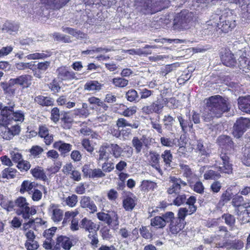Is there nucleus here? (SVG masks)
Wrapping results in <instances>:
<instances>
[{
	"label": "nucleus",
	"mask_w": 250,
	"mask_h": 250,
	"mask_svg": "<svg viewBox=\"0 0 250 250\" xmlns=\"http://www.w3.org/2000/svg\"><path fill=\"white\" fill-rule=\"evenodd\" d=\"M169 182V187L167 188V192L172 197H175L180 193L182 187L187 185L185 181L175 176H170Z\"/></svg>",
	"instance_id": "9d476101"
},
{
	"label": "nucleus",
	"mask_w": 250,
	"mask_h": 250,
	"mask_svg": "<svg viewBox=\"0 0 250 250\" xmlns=\"http://www.w3.org/2000/svg\"><path fill=\"white\" fill-rule=\"evenodd\" d=\"M53 147L58 150L61 155L63 157L67 156L72 148V146L71 144L61 140L55 142L53 145Z\"/></svg>",
	"instance_id": "a211bd4d"
},
{
	"label": "nucleus",
	"mask_w": 250,
	"mask_h": 250,
	"mask_svg": "<svg viewBox=\"0 0 250 250\" xmlns=\"http://www.w3.org/2000/svg\"><path fill=\"white\" fill-rule=\"evenodd\" d=\"M112 82L115 87H124L128 83L127 80L120 77L113 78Z\"/></svg>",
	"instance_id": "3c124183"
},
{
	"label": "nucleus",
	"mask_w": 250,
	"mask_h": 250,
	"mask_svg": "<svg viewBox=\"0 0 250 250\" xmlns=\"http://www.w3.org/2000/svg\"><path fill=\"white\" fill-rule=\"evenodd\" d=\"M63 202H65V204L68 206L74 207L78 202V196L75 194H72L63 199Z\"/></svg>",
	"instance_id": "13d9d810"
},
{
	"label": "nucleus",
	"mask_w": 250,
	"mask_h": 250,
	"mask_svg": "<svg viewBox=\"0 0 250 250\" xmlns=\"http://www.w3.org/2000/svg\"><path fill=\"white\" fill-rule=\"evenodd\" d=\"M41 3L39 4V7L36 6L28 12L33 15L36 13L37 15H41L44 10V7L46 9L51 8L53 9H60L67 3L70 0H40Z\"/></svg>",
	"instance_id": "423d86ee"
},
{
	"label": "nucleus",
	"mask_w": 250,
	"mask_h": 250,
	"mask_svg": "<svg viewBox=\"0 0 250 250\" xmlns=\"http://www.w3.org/2000/svg\"><path fill=\"white\" fill-rule=\"evenodd\" d=\"M52 53L50 50L42 51L41 53H34L26 56L25 57L29 60L36 59H45L50 57Z\"/></svg>",
	"instance_id": "4c0bfd02"
},
{
	"label": "nucleus",
	"mask_w": 250,
	"mask_h": 250,
	"mask_svg": "<svg viewBox=\"0 0 250 250\" xmlns=\"http://www.w3.org/2000/svg\"><path fill=\"white\" fill-rule=\"evenodd\" d=\"M102 237L104 240L111 241L113 236L110 230L107 227H104L101 230Z\"/></svg>",
	"instance_id": "338daca9"
},
{
	"label": "nucleus",
	"mask_w": 250,
	"mask_h": 250,
	"mask_svg": "<svg viewBox=\"0 0 250 250\" xmlns=\"http://www.w3.org/2000/svg\"><path fill=\"white\" fill-rule=\"evenodd\" d=\"M110 222L108 225H110L112 229L116 230L119 225V221L118 214L116 212L112 211V215L110 219Z\"/></svg>",
	"instance_id": "0e129e2a"
},
{
	"label": "nucleus",
	"mask_w": 250,
	"mask_h": 250,
	"mask_svg": "<svg viewBox=\"0 0 250 250\" xmlns=\"http://www.w3.org/2000/svg\"><path fill=\"white\" fill-rule=\"evenodd\" d=\"M189 184L190 187L193 189V190L199 193L202 194L204 191V186L203 183L201 181H197L194 183L192 180L188 182Z\"/></svg>",
	"instance_id": "49530a36"
},
{
	"label": "nucleus",
	"mask_w": 250,
	"mask_h": 250,
	"mask_svg": "<svg viewBox=\"0 0 250 250\" xmlns=\"http://www.w3.org/2000/svg\"><path fill=\"white\" fill-rule=\"evenodd\" d=\"M32 77L30 75H22L16 78L11 79L10 83L12 84H19L22 88H27L31 84Z\"/></svg>",
	"instance_id": "dca6fc26"
},
{
	"label": "nucleus",
	"mask_w": 250,
	"mask_h": 250,
	"mask_svg": "<svg viewBox=\"0 0 250 250\" xmlns=\"http://www.w3.org/2000/svg\"><path fill=\"white\" fill-rule=\"evenodd\" d=\"M112 215V212L106 213L104 212H100L97 213V216L99 220L109 224L110 222V218Z\"/></svg>",
	"instance_id": "864d4df0"
},
{
	"label": "nucleus",
	"mask_w": 250,
	"mask_h": 250,
	"mask_svg": "<svg viewBox=\"0 0 250 250\" xmlns=\"http://www.w3.org/2000/svg\"><path fill=\"white\" fill-rule=\"evenodd\" d=\"M7 106H4L1 110V115H0V125L3 127L11 125L12 120L8 110L7 109Z\"/></svg>",
	"instance_id": "bb28decb"
},
{
	"label": "nucleus",
	"mask_w": 250,
	"mask_h": 250,
	"mask_svg": "<svg viewBox=\"0 0 250 250\" xmlns=\"http://www.w3.org/2000/svg\"><path fill=\"white\" fill-rule=\"evenodd\" d=\"M15 104L14 103L10 104L7 106V109L11 117L12 121L22 122L24 120V113L21 110L14 111V107Z\"/></svg>",
	"instance_id": "b1692460"
},
{
	"label": "nucleus",
	"mask_w": 250,
	"mask_h": 250,
	"mask_svg": "<svg viewBox=\"0 0 250 250\" xmlns=\"http://www.w3.org/2000/svg\"><path fill=\"white\" fill-rule=\"evenodd\" d=\"M230 236L226 227L220 226L216 231V234L213 237L205 239V242L210 244L214 242L217 248H223L228 246L227 238Z\"/></svg>",
	"instance_id": "39448f33"
},
{
	"label": "nucleus",
	"mask_w": 250,
	"mask_h": 250,
	"mask_svg": "<svg viewBox=\"0 0 250 250\" xmlns=\"http://www.w3.org/2000/svg\"><path fill=\"white\" fill-rule=\"evenodd\" d=\"M220 158L223 161V164H218L216 162L214 165L218 171L222 173L231 174L232 172V165L229 163V157L226 153L221 152Z\"/></svg>",
	"instance_id": "f8f14e48"
},
{
	"label": "nucleus",
	"mask_w": 250,
	"mask_h": 250,
	"mask_svg": "<svg viewBox=\"0 0 250 250\" xmlns=\"http://www.w3.org/2000/svg\"><path fill=\"white\" fill-rule=\"evenodd\" d=\"M97 232L94 231L90 233L87 236L88 239L90 241V244L93 248L98 247V244L99 242Z\"/></svg>",
	"instance_id": "052dcab7"
},
{
	"label": "nucleus",
	"mask_w": 250,
	"mask_h": 250,
	"mask_svg": "<svg viewBox=\"0 0 250 250\" xmlns=\"http://www.w3.org/2000/svg\"><path fill=\"white\" fill-rule=\"evenodd\" d=\"M20 126L17 124L4 126L1 129V136L5 140H10L20 132Z\"/></svg>",
	"instance_id": "4468645a"
},
{
	"label": "nucleus",
	"mask_w": 250,
	"mask_h": 250,
	"mask_svg": "<svg viewBox=\"0 0 250 250\" xmlns=\"http://www.w3.org/2000/svg\"><path fill=\"white\" fill-rule=\"evenodd\" d=\"M207 25L216 27L217 31L223 33H228L234 29L236 25L235 16L231 12H225L221 16L213 15L211 19L207 22Z\"/></svg>",
	"instance_id": "7ed1b4c3"
},
{
	"label": "nucleus",
	"mask_w": 250,
	"mask_h": 250,
	"mask_svg": "<svg viewBox=\"0 0 250 250\" xmlns=\"http://www.w3.org/2000/svg\"><path fill=\"white\" fill-rule=\"evenodd\" d=\"M79 226L81 229H84L85 231H87L89 233L97 231L99 229V226L96 223L86 217L81 221Z\"/></svg>",
	"instance_id": "412c9836"
},
{
	"label": "nucleus",
	"mask_w": 250,
	"mask_h": 250,
	"mask_svg": "<svg viewBox=\"0 0 250 250\" xmlns=\"http://www.w3.org/2000/svg\"><path fill=\"white\" fill-rule=\"evenodd\" d=\"M169 0H142L137 8L144 14H153L168 7Z\"/></svg>",
	"instance_id": "20e7f679"
},
{
	"label": "nucleus",
	"mask_w": 250,
	"mask_h": 250,
	"mask_svg": "<svg viewBox=\"0 0 250 250\" xmlns=\"http://www.w3.org/2000/svg\"><path fill=\"white\" fill-rule=\"evenodd\" d=\"M206 101V105L201 115L205 122H210L215 118L221 117L230 109L227 100L219 95L211 96Z\"/></svg>",
	"instance_id": "f257e3e1"
},
{
	"label": "nucleus",
	"mask_w": 250,
	"mask_h": 250,
	"mask_svg": "<svg viewBox=\"0 0 250 250\" xmlns=\"http://www.w3.org/2000/svg\"><path fill=\"white\" fill-rule=\"evenodd\" d=\"M179 166L183 176L187 178L188 182L192 180L194 178H196V175L192 171L189 166L185 164L184 161H180Z\"/></svg>",
	"instance_id": "5701e85b"
},
{
	"label": "nucleus",
	"mask_w": 250,
	"mask_h": 250,
	"mask_svg": "<svg viewBox=\"0 0 250 250\" xmlns=\"http://www.w3.org/2000/svg\"><path fill=\"white\" fill-rule=\"evenodd\" d=\"M98 153L99 154L97 159L98 161H108L111 155L108 143H105L101 145L99 148Z\"/></svg>",
	"instance_id": "4be33fe9"
},
{
	"label": "nucleus",
	"mask_w": 250,
	"mask_h": 250,
	"mask_svg": "<svg viewBox=\"0 0 250 250\" xmlns=\"http://www.w3.org/2000/svg\"><path fill=\"white\" fill-rule=\"evenodd\" d=\"M222 218L228 226L231 228L234 227L235 223V218L233 215L229 213H225L222 216Z\"/></svg>",
	"instance_id": "8fccbe9b"
},
{
	"label": "nucleus",
	"mask_w": 250,
	"mask_h": 250,
	"mask_svg": "<svg viewBox=\"0 0 250 250\" xmlns=\"http://www.w3.org/2000/svg\"><path fill=\"white\" fill-rule=\"evenodd\" d=\"M238 104L239 108L242 111L250 114V96L239 97Z\"/></svg>",
	"instance_id": "c756f323"
},
{
	"label": "nucleus",
	"mask_w": 250,
	"mask_h": 250,
	"mask_svg": "<svg viewBox=\"0 0 250 250\" xmlns=\"http://www.w3.org/2000/svg\"><path fill=\"white\" fill-rule=\"evenodd\" d=\"M167 103V98H158L150 105L143 106L142 108V112L145 115H149L153 113L160 114L164 106Z\"/></svg>",
	"instance_id": "6e6552de"
},
{
	"label": "nucleus",
	"mask_w": 250,
	"mask_h": 250,
	"mask_svg": "<svg viewBox=\"0 0 250 250\" xmlns=\"http://www.w3.org/2000/svg\"><path fill=\"white\" fill-rule=\"evenodd\" d=\"M36 103L43 106H48L53 105L54 100L49 97L39 95L34 99Z\"/></svg>",
	"instance_id": "c9c22d12"
},
{
	"label": "nucleus",
	"mask_w": 250,
	"mask_h": 250,
	"mask_svg": "<svg viewBox=\"0 0 250 250\" xmlns=\"http://www.w3.org/2000/svg\"><path fill=\"white\" fill-rule=\"evenodd\" d=\"M250 126V120L248 118L241 117L236 121L233 126V134L237 138H240Z\"/></svg>",
	"instance_id": "9b49d317"
},
{
	"label": "nucleus",
	"mask_w": 250,
	"mask_h": 250,
	"mask_svg": "<svg viewBox=\"0 0 250 250\" xmlns=\"http://www.w3.org/2000/svg\"><path fill=\"white\" fill-rule=\"evenodd\" d=\"M183 228V223L180 221V219H176L170 223L169 229L172 234H176L180 232Z\"/></svg>",
	"instance_id": "a19ab883"
},
{
	"label": "nucleus",
	"mask_w": 250,
	"mask_h": 250,
	"mask_svg": "<svg viewBox=\"0 0 250 250\" xmlns=\"http://www.w3.org/2000/svg\"><path fill=\"white\" fill-rule=\"evenodd\" d=\"M209 166H205L201 167L199 169V172L201 174L204 173V178L205 180H214L219 179L221 177L220 173L212 169H208Z\"/></svg>",
	"instance_id": "6ab92c4d"
},
{
	"label": "nucleus",
	"mask_w": 250,
	"mask_h": 250,
	"mask_svg": "<svg viewBox=\"0 0 250 250\" xmlns=\"http://www.w3.org/2000/svg\"><path fill=\"white\" fill-rule=\"evenodd\" d=\"M192 20L191 13L186 10L182 11L175 16L173 21V28L179 30L188 29Z\"/></svg>",
	"instance_id": "0eeeda50"
},
{
	"label": "nucleus",
	"mask_w": 250,
	"mask_h": 250,
	"mask_svg": "<svg viewBox=\"0 0 250 250\" xmlns=\"http://www.w3.org/2000/svg\"><path fill=\"white\" fill-rule=\"evenodd\" d=\"M141 186L142 188L146 190H154L157 187L156 183L149 180H143Z\"/></svg>",
	"instance_id": "e2e57ef3"
},
{
	"label": "nucleus",
	"mask_w": 250,
	"mask_h": 250,
	"mask_svg": "<svg viewBox=\"0 0 250 250\" xmlns=\"http://www.w3.org/2000/svg\"><path fill=\"white\" fill-rule=\"evenodd\" d=\"M194 151L197 154L198 161L200 162H206L211 153L210 146L202 140L197 141Z\"/></svg>",
	"instance_id": "1a4fd4ad"
},
{
	"label": "nucleus",
	"mask_w": 250,
	"mask_h": 250,
	"mask_svg": "<svg viewBox=\"0 0 250 250\" xmlns=\"http://www.w3.org/2000/svg\"><path fill=\"white\" fill-rule=\"evenodd\" d=\"M150 225L156 229L163 228L166 226L165 221L161 216H157L151 219Z\"/></svg>",
	"instance_id": "de8ad7c7"
},
{
	"label": "nucleus",
	"mask_w": 250,
	"mask_h": 250,
	"mask_svg": "<svg viewBox=\"0 0 250 250\" xmlns=\"http://www.w3.org/2000/svg\"><path fill=\"white\" fill-rule=\"evenodd\" d=\"M186 197L185 194H178L174 197L175 198L173 200V204L177 206H180L184 204L186 202Z\"/></svg>",
	"instance_id": "4d7b16f0"
},
{
	"label": "nucleus",
	"mask_w": 250,
	"mask_h": 250,
	"mask_svg": "<svg viewBox=\"0 0 250 250\" xmlns=\"http://www.w3.org/2000/svg\"><path fill=\"white\" fill-rule=\"evenodd\" d=\"M4 27L7 32L10 34L17 32L19 28V24L15 22H6L5 23Z\"/></svg>",
	"instance_id": "5fc2aeb1"
},
{
	"label": "nucleus",
	"mask_w": 250,
	"mask_h": 250,
	"mask_svg": "<svg viewBox=\"0 0 250 250\" xmlns=\"http://www.w3.org/2000/svg\"><path fill=\"white\" fill-rule=\"evenodd\" d=\"M221 59L223 64L227 66L232 67L236 64L234 55L230 52H227L222 55Z\"/></svg>",
	"instance_id": "473e14b6"
},
{
	"label": "nucleus",
	"mask_w": 250,
	"mask_h": 250,
	"mask_svg": "<svg viewBox=\"0 0 250 250\" xmlns=\"http://www.w3.org/2000/svg\"><path fill=\"white\" fill-rule=\"evenodd\" d=\"M235 213L242 223L245 224L250 222V206L247 207V208H244L240 210V211H236Z\"/></svg>",
	"instance_id": "f704fd0d"
},
{
	"label": "nucleus",
	"mask_w": 250,
	"mask_h": 250,
	"mask_svg": "<svg viewBox=\"0 0 250 250\" xmlns=\"http://www.w3.org/2000/svg\"><path fill=\"white\" fill-rule=\"evenodd\" d=\"M57 241L61 247L65 250H69L72 246L71 241L66 236H60L57 238Z\"/></svg>",
	"instance_id": "ea45409f"
},
{
	"label": "nucleus",
	"mask_w": 250,
	"mask_h": 250,
	"mask_svg": "<svg viewBox=\"0 0 250 250\" xmlns=\"http://www.w3.org/2000/svg\"><path fill=\"white\" fill-rule=\"evenodd\" d=\"M231 205L235 208V212L240 211V210L247 208V207L250 206L249 203L245 202L242 196L238 194H236L232 197Z\"/></svg>",
	"instance_id": "aec40b11"
},
{
	"label": "nucleus",
	"mask_w": 250,
	"mask_h": 250,
	"mask_svg": "<svg viewBox=\"0 0 250 250\" xmlns=\"http://www.w3.org/2000/svg\"><path fill=\"white\" fill-rule=\"evenodd\" d=\"M160 142L163 146L169 147H172L174 146H178L179 143L178 139L176 138L171 139L165 137H161Z\"/></svg>",
	"instance_id": "79ce46f5"
},
{
	"label": "nucleus",
	"mask_w": 250,
	"mask_h": 250,
	"mask_svg": "<svg viewBox=\"0 0 250 250\" xmlns=\"http://www.w3.org/2000/svg\"><path fill=\"white\" fill-rule=\"evenodd\" d=\"M187 117H188V119H185L182 116V115L180 113L177 115V118L179 122L180 126L183 132H187L188 130H190L193 128V123L190 119V115L189 113H186Z\"/></svg>",
	"instance_id": "f3484780"
},
{
	"label": "nucleus",
	"mask_w": 250,
	"mask_h": 250,
	"mask_svg": "<svg viewBox=\"0 0 250 250\" xmlns=\"http://www.w3.org/2000/svg\"><path fill=\"white\" fill-rule=\"evenodd\" d=\"M31 173L35 178L45 181L47 180L46 176L43 170L40 167H35L31 170Z\"/></svg>",
	"instance_id": "c03bdc74"
},
{
	"label": "nucleus",
	"mask_w": 250,
	"mask_h": 250,
	"mask_svg": "<svg viewBox=\"0 0 250 250\" xmlns=\"http://www.w3.org/2000/svg\"><path fill=\"white\" fill-rule=\"evenodd\" d=\"M17 170L12 168H5L2 171V177L7 179H12L16 175Z\"/></svg>",
	"instance_id": "6e6d98bb"
},
{
	"label": "nucleus",
	"mask_w": 250,
	"mask_h": 250,
	"mask_svg": "<svg viewBox=\"0 0 250 250\" xmlns=\"http://www.w3.org/2000/svg\"><path fill=\"white\" fill-rule=\"evenodd\" d=\"M196 201V197L193 196H190L188 199L186 198V204L189 206V212L194 213L196 211L197 208L194 205Z\"/></svg>",
	"instance_id": "680f3d73"
},
{
	"label": "nucleus",
	"mask_w": 250,
	"mask_h": 250,
	"mask_svg": "<svg viewBox=\"0 0 250 250\" xmlns=\"http://www.w3.org/2000/svg\"><path fill=\"white\" fill-rule=\"evenodd\" d=\"M38 184L35 182H31L29 181H24L21 185L20 192L24 193L25 192H28L29 194L35 188H37Z\"/></svg>",
	"instance_id": "e433bc0d"
},
{
	"label": "nucleus",
	"mask_w": 250,
	"mask_h": 250,
	"mask_svg": "<svg viewBox=\"0 0 250 250\" xmlns=\"http://www.w3.org/2000/svg\"><path fill=\"white\" fill-rule=\"evenodd\" d=\"M218 143L222 149L227 150L232 148L234 146L231 138L226 135L220 136L218 139Z\"/></svg>",
	"instance_id": "c85d7f7f"
},
{
	"label": "nucleus",
	"mask_w": 250,
	"mask_h": 250,
	"mask_svg": "<svg viewBox=\"0 0 250 250\" xmlns=\"http://www.w3.org/2000/svg\"><path fill=\"white\" fill-rule=\"evenodd\" d=\"M10 157L12 162L15 163L18 165L23 159L22 154L19 152L14 150L10 152Z\"/></svg>",
	"instance_id": "774afa93"
},
{
	"label": "nucleus",
	"mask_w": 250,
	"mask_h": 250,
	"mask_svg": "<svg viewBox=\"0 0 250 250\" xmlns=\"http://www.w3.org/2000/svg\"><path fill=\"white\" fill-rule=\"evenodd\" d=\"M136 205L135 198L126 196L123 201V206L126 211H132Z\"/></svg>",
	"instance_id": "58836bf2"
},
{
	"label": "nucleus",
	"mask_w": 250,
	"mask_h": 250,
	"mask_svg": "<svg viewBox=\"0 0 250 250\" xmlns=\"http://www.w3.org/2000/svg\"><path fill=\"white\" fill-rule=\"evenodd\" d=\"M238 66L240 69L247 72V70H250V61H248V59L245 57H240L238 59Z\"/></svg>",
	"instance_id": "a18cd8bd"
},
{
	"label": "nucleus",
	"mask_w": 250,
	"mask_h": 250,
	"mask_svg": "<svg viewBox=\"0 0 250 250\" xmlns=\"http://www.w3.org/2000/svg\"><path fill=\"white\" fill-rule=\"evenodd\" d=\"M125 97L130 102L136 103L139 100V95L137 92L133 89H129L126 92Z\"/></svg>",
	"instance_id": "09e8293b"
},
{
	"label": "nucleus",
	"mask_w": 250,
	"mask_h": 250,
	"mask_svg": "<svg viewBox=\"0 0 250 250\" xmlns=\"http://www.w3.org/2000/svg\"><path fill=\"white\" fill-rule=\"evenodd\" d=\"M132 146L135 148L136 153H140L143 146V141L137 137H134L132 140Z\"/></svg>",
	"instance_id": "603ef678"
},
{
	"label": "nucleus",
	"mask_w": 250,
	"mask_h": 250,
	"mask_svg": "<svg viewBox=\"0 0 250 250\" xmlns=\"http://www.w3.org/2000/svg\"><path fill=\"white\" fill-rule=\"evenodd\" d=\"M34 64L33 62H19L16 63L15 67L17 70H24L26 69H32Z\"/></svg>",
	"instance_id": "bf43d9fd"
},
{
	"label": "nucleus",
	"mask_w": 250,
	"mask_h": 250,
	"mask_svg": "<svg viewBox=\"0 0 250 250\" xmlns=\"http://www.w3.org/2000/svg\"><path fill=\"white\" fill-rule=\"evenodd\" d=\"M49 211L52 214L51 219L54 222H58L62 219L63 210L59 208L57 206L52 204L49 208Z\"/></svg>",
	"instance_id": "cd10ccee"
},
{
	"label": "nucleus",
	"mask_w": 250,
	"mask_h": 250,
	"mask_svg": "<svg viewBox=\"0 0 250 250\" xmlns=\"http://www.w3.org/2000/svg\"><path fill=\"white\" fill-rule=\"evenodd\" d=\"M58 78L62 81H71L77 79L76 73L65 66L59 67L56 71Z\"/></svg>",
	"instance_id": "2eb2a0df"
},
{
	"label": "nucleus",
	"mask_w": 250,
	"mask_h": 250,
	"mask_svg": "<svg viewBox=\"0 0 250 250\" xmlns=\"http://www.w3.org/2000/svg\"><path fill=\"white\" fill-rule=\"evenodd\" d=\"M116 125L119 128L129 126L133 129H137L140 126V123L139 121H136L131 124L129 123L125 119L120 118L117 120Z\"/></svg>",
	"instance_id": "72a5a7b5"
},
{
	"label": "nucleus",
	"mask_w": 250,
	"mask_h": 250,
	"mask_svg": "<svg viewBox=\"0 0 250 250\" xmlns=\"http://www.w3.org/2000/svg\"><path fill=\"white\" fill-rule=\"evenodd\" d=\"M103 86L104 84L97 81H89L84 84V89L88 91L98 92L102 89Z\"/></svg>",
	"instance_id": "2f4dec72"
},
{
	"label": "nucleus",
	"mask_w": 250,
	"mask_h": 250,
	"mask_svg": "<svg viewBox=\"0 0 250 250\" xmlns=\"http://www.w3.org/2000/svg\"><path fill=\"white\" fill-rule=\"evenodd\" d=\"M81 206L83 208H87L90 212L94 213L97 210V208L93 201L86 196L82 197L80 201Z\"/></svg>",
	"instance_id": "a878e982"
},
{
	"label": "nucleus",
	"mask_w": 250,
	"mask_h": 250,
	"mask_svg": "<svg viewBox=\"0 0 250 250\" xmlns=\"http://www.w3.org/2000/svg\"><path fill=\"white\" fill-rule=\"evenodd\" d=\"M0 205L8 211L14 209L17 215H21L24 219H30L37 213L36 207H30L26 198L23 197L18 198L14 202L2 199Z\"/></svg>",
	"instance_id": "f03ea898"
},
{
	"label": "nucleus",
	"mask_w": 250,
	"mask_h": 250,
	"mask_svg": "<svg viewBox=\"0 0 250 250\" xmlns=\"http://www.w3.org/2000/svg\"><path fill=\"white\" fill-rule=\"evenodd\" d=\"M62 30L78 39H83L85 36L84 34L81 31L70 27H62Z\"/></svg>",
	"instance_id": "37998d69"
},
{
	"label": "nucleus",
	"mask_w": 250,
	"mask_h": 250,
	"mask_svg": "<svg viewBox=\"0 0 250 250\" xmlns=\"http://www.w3.org/2000/svg\"><path fill=\"white\" fill-rule=\"evenodd\" d=\"M173 155L170 150H165L161 154L164 167L166 169H171L174 167Z\"/></svg>",
	"instance_id": "393cba45"
},
{
	"label": "nucleus",
	"mask_w": 250,
	"mask_h": 250,
	"mask_svg": "<svg viewBox=\"0 0 250 250\" xmlns=\"http://www.w3.org/2000/svg\"><path fill=\"white\" fill-rule=\"evenodd\" d=\"M150 165L158 172H162L160 166V155L156 152H150Z\"/></svg>",
	"instance_id": "7c9ffc66"
},
{
	"label": "nucleus",
	"mask_w": 250,
	"mask_h": 250,
	"mask_svg": "<svg viewBox=\"0 0 250 250\" xmlns=\"http://www.w3.org/2000/svg\"><path fill=\"white\" fill-rule=\"evenodd\" d=\"M232 193L228 190H226L222 194L219 203L224 205L225 204L228 203L231 199L232 198Z\"/></svg>",
	"instance_id": "69168bd1"
},
{
	"label": "nucleus",
	"mask_w": 250,
	"mask_h": 250,
	"mask_svg": "<svg viewBox=\"0 0 250 250\" xmlns=\"http://www.w3.org/2000/svg\"><path fill=\"white\" fill-rule=\"evenodd\" d=\"M111 155L115 158H118L124 156V153L126 152L127 157H130L132 154V149L131 147H127V150L124 149L116 144H108Z\"/></svg>",
	"instance_id": "ddd939ff"
}]
</instances>
